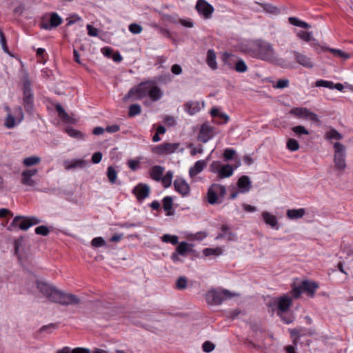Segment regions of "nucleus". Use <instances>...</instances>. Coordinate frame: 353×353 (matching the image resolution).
Masks as SVG:
<instances>
[{"mask_svg": "<svg viewBox=\"0 0 353 353\" xmlns=\"http://www.w3.org/2000/svg\"><path fill=\"white\" fill-rule=\"evenodd\" d=\"M249 54L255 59L270 63L276 52L272 45L267 41L259 39L255 41L249 50Z\"/></svg>", "mask_w": 353, "mask_h": 353, "instance_id": "1", "label": "nucleus"}, {"mask_svg": "<svg viewBox=\"0 0 353 353\" xmlns=\"http://www.w3.org/2000/svg\"><path fill=\"white\" fill-rule=\"evenodd\" d=\"M237 296H239L238 294L231 292L226 289H212L206 293L205 299L210 305H219L223 301Z\"/></svg>", "mask_w": 353, "mask_h": 353, "instance_id": "2", "label": "nucleus"}, {"mask_svg": "<svg viewBox=\"0 0 353 353\" xmlns=\"http://www.w3.org/2000/svg\"><path fill=\"white\" fill-rule=\"evenodd\" d=\"M41 221L36 216H17L14 218L8 229L11 230L12 227H18L21 230H27L32 225L40 223Z\"/></svg>", "mask_w": 353, "mask_h": 353, "instance_id": "3", "label": "nucleus"}, {"mask_svg": "<svg viewBox=\"0 0 353 353\" xmlns=\"http://www.w3.org/2000/svg\"><path fill=\"white\" fill-rule=\"evenodd\" d=\"M153 84H155V81L152 80L141 82L137 87H134L130 90L128 97H135L137 99L144 98L149 95L150 90Z\"/></svg>", "mask_w": 353, "mask_h": 353, "instance_id": "4", "label": "nucleus"}, {"mask_svg": "<svg viewBox=\"0 0 353 353\" xmlns=\"http://www.w3.org/2000/svg\"><path fill=\"white\" fill-rule=\"evenodd\" d=\"M54 303L65 306L74 305L81 303V299L73 294L65 293L59 290Z\"/></svg>", "mask_w": 353, "mask_h": 353, "instance_id": "5", "label": "nucleus"}, {"mask_svg": "<svg viewBox=\"0 0 353 353\" xmlns=\"http://www.w3.org/2000/svg\"><path fill=\"white\" fill-rule=\"evenodd\" d=\"M334 149L335 167L339 170H344L346 168L345 146L339 142H336L334 144Z\"/></svg>", "mask_w": 353, "mask_h": 353, "instance_id": "6", "label": "nucleus"}, {"mask_svg": "<svg viewBox=\"0 0 353 353\" xmlns=\"http://www.w3.org/2000/svg\"><path fill=\"white\" fill-rule=\"evenodd\" d=\"M23 102L26 112H31L34 106V96L31 90L30 82L28 79H26L23 82Z\"/></svg>", "mask_w": 353, "mask_h": 353, "instance_id": "7", "label": "nucleus"}, {"mask_svg": "<svg viewBox=\"0 0 353 353\" xmlns=\"http://www.w3.org/2000/svg\"><path fill=\"white\" fill-rule=\"evenodd\" d=\"M225 193V188L217 183H213L208 190V201L210 204H215L218 202V196H223Z\"/></svg>", "mask_w": 353, "mask_h": 353, "instance_id": "8", "label": "nucleus"}, {"mask_svg": "<svg viewBox=\"0 0 353 353\" xmlns=\"http://www.w3.org/2000/svg\"><path fill=\"white\" fill-rule=\"evenodd\" d=\"M180 144L179 143H163L152 148V152L159 155H166L175 152Z\"/></svg>", "mask_w": 353, "mask_h": 353, "instance_id": "9", "label": "nucleus"}, {"mask_svg": "<svg viewBox=\"0 0 353 353\" xmlns=\"http://www.w3.org/2000/svg\"><path fill=\"white\" fill-rule=\"evenodd\" d=\"M195 9L204 19H210L214 10L213 6L205 0H197Z\"/></svg>", "mask_w": 353, "mask_h": 353, "instance_id": "10", "label": "nucleus"}, {"mask_svg": "<svg viewBox=\"0 0 353 353\" xmlns=\"http://www.w3.org/2000/svg\"><path fill=\"white\" fill-rule=\"evenodd\" d=\"M291 54L293 55L296 63L307 69H312L314 66V63L312 59L306 54L296 50H291Z\"/></svg>", "mask_w": 353, "mask_h": 353, "instance_id": "11", "label": "nucleus"}, {"mask_svg": "<svg viewBox=\"0 0 353 353\" xmlns=\"http://www.w3.org/2000/svg\"><path fill=\"white\" fill-rule=\"evenodd\" d=\"M37 288L44 296L52 302H54L57 293L59 291L56 288L41 281L37 282Z\"/></svg>", "mask_w": 353, "mask_h": 353, "instance_id": "12", "label": "nucleus"}, {"mask_svg": "<svg viewBox=\"0 0 353 353\" xmlns=\"http://www.w3.org/2000/svg\"><path fill=\"white\" fill-rule=\"evenodd\" d=\"M290 113L299 118L310 119L314 122L319 121L317 114L311 112L306 108H293L290 110Z\"/></svg>", "mask_w": 353, "mask_h": 353, "instance_id": "13", "label": "nucleus"}, {"mask_svg": "<svg viewBox=\"0 0 353 353\" xmlns=\"http://www.w3.org/2000/svg\"><path fill=\"white\" fill-rule=\"evenodd\" d=\"M292 305V299L288 295L277 297V311L279 316L288 312Z\"/></svg>", "mask_w": 353, "mask_h": 353, "instance_id": "14", "label": "nucleus"}, {"mask_svg": "<svg viewBox=\"0 0 353 353\" xmlns=\"http://www.w3.org/2000/svg\"><path fill=\"white\" fill-rule=\"evenodd\" d=\"M14 114L15 117L9 112L6 118L5 125L8 128H12L15 126L16 119L18 120V122L23 119V112L21 107H17L14 109Z\"/></svg>", "mask_w": 353, "mask_h": 353, "instance_id": "15", "label": "nucleus"}, {"mask_svg": "<svg viewBox=\"0 0 353 353\" xmlns=\"http://www.w3.org/2000/svg\"><path fill=\"white\" fill-rule=\"evenodd\" d=\"M150 192V188L149 185L141 183L137 184L132 190V193L140 202L148 197Z\"/></svg>", "mask_w": 353, "mask_h": 353, "instance_id": "16", "label": "nucleus"}, {"mask_svg": "<svg viewBox=\"0 0 353 353\" xmlns=\"http://www.w3.org/2000/svg\"><path fill=\"white\" fill-rule=\"evenodd\" d=\"M224 239L228 241H234L236 235L232 232L231 228L228 225H222L220 228V232L215 237V240Z\"/></svg>", "mask_w": 353, "mask_h": 353, "instance_id": "17", "label": "nucleus"}, {"mask_svg": "<svg viewBox=\"0 0 353 353\" xmlns=\"http://www.w3.org/2000/svg\"><path fill=\"white\" fill-rule=\"evenodd\" d=\"M38 172L37 169H26L21 173V183L27 186L33 187L36 185L35 181L32 179V177L35 176Z\"/></svg>", "mask_w": 353, "mask_h": 353, "instance_id": "18", "label": "nucleus"}, {"mask_svg": "<svg viewBox=\"0 0 353 353\" xmlns=\"http://www.w3.org/2000/svg\"><path fill=\"white\" fill-rule=\"evenodd\" d=\"M214 137V128L208 124H203L198 134V140L206 143Z\"/></svg>", "mask_w": 353, "mask_h": 353, "instance_id": "19", "label": "nucleus"}, {"mask_svg": "<svg viewBox=\"0 0 353 353\" xmlns=\"http://www.w3.org/2000/svg\"><path fill=\"white\" fill-rule=\"evenodd\" d=\"M62 19L56 12H52L50 14V23H46L41 21L40 27L45 30H50L53 28H57L62 23Z\"/></svg>", "mask_w": 353, "mask_h": 353, "instance_id": "20", "label": "nucleus"}, {"mask_svg": "<svg viewBox=\"0 0 353 353\" xmlns=\"http://www.w3.org/2000/svg\"><path fill=\"white\" fill-rule=\"evenodd\" d=\"M174 186L175 190L183 196L190 193V186L182 178H176L174 181Z\"/></svg>", "mask_w": 353, "mask_h": 353, "instance_id": "21", "label": "nucleus"}, {"mask_svg": "<svg viewBox=\"0 0 353 353\" xmlns=\"http://www.w3.org/2000/svg\"><path fill=\"white\" fill-rule=\"evenodd\" d=\"M303 292H307L310 297L314 296L316 290L319 288V285L314 281H303L301 283Z\"/></svg>", "mask_w": 353, "mask_h": 353, "instance_id": "22", "label": "nucleus"}, {"mask_svg": "<svg viewBox=\"0 0 353 353\" xmlns=\"http://www.w3.org/2000/svg\"><path fill=\"white\" fill-rule=\"evenodd\" d=\"M87 162L83 159H73L71 161H65L63 166L65 170H72L76 168H83L87 165Z\"/></svg>", "mask_w": 353, "mask_h": 353, "instance_id": "23", "label": "nucleus"}, {"mask_svg": "<svg viewBox=\"0 0 353 353\" xmlns=\"http://www.w3.org/2000/svg\"><path fill=\"white\" fill-rule=\"evenodd\" d=\"M237 186L241 193L248 192L251 188V181L248 176H241L237 181Z\"/></svg>", "mask_w": 353, "mask_h": 353, "instance_id": "24", "label": "nucleus"}, {"mask_svg": "<svg viewBox=\"0 0 353 353\" xmlns=\"http://www.w3.org/2000/svg\"><path fill=\"white\" fill-rule=\"evenodd\" d=\"M240 165V161H239L238 165L233 168L230 164H225L222 165L219 173L218 174V177L220 179H224L231 176L233 174L234 170Z\"/></svg>", "mask_w": 353, "mask_h": 353, "instance_id": "25", "label": "nucleus"}, {"mask_svg": "<svg viewBox=\"0 0 353 353\" xmlns=\"http://www.w3.org/2000/svg\"><path fill=\"white\" fill-rule=\"evenodd\" d=\"M184 110L190 115H193L200 111V104L197 101H189L184 104Z\"/></svg>", "mask_w": 353, "mask_h": 353, "instance_id": "26", "label": "nucleus"}, {"mask_svg": "<svg viewBox=\"0 0 353 353\" xmlns=\"http://www.w3.org/2000/svg\"><path fill=\"white\" fill-rule=\"evenodd\" d=\"M262 217L264 221V222L267 224L270 225L272 228L278 229V220L276 216L270 214L268 212H263Z\"/></svg>", "mask_w": 353, "mask_h": 353, "instance_id": "27", "label": "nucleus"}, {"mask_svg": "<svg viewBox=\"0 0 353 353\" xmlns=\"http://www.w3.org/2000/svg\"><path fill=\"white\" fill-rule=\"evenodd\" d=\"M206 165V163L203 160L197 161L194 165L191 167L189 170V174L190 176H194L199 174L200 172L203 171L205 166Z\"/></svg>", "mask_w": 353, "mask_h": 353, "instance_id": "28", "label": "nucleus"}, {"mask_svg": "<svg viewBox=\"0 0 353 353\" xmlns=\"http://www.w3.org/2000/svg\"><path fill=\"white\" fill-rule=\"evenodd\" d=\"M164 172V168L161 165H154L150 170L151 178L157 181H161Z\"/></svg>", "mask_w": 353, "mask_h": 353, "instance_id": "29", "label": "nucleus"}, {"mask_svg": "<svg viewBox=\"0 0 353 353\" xmlns=\"http://www.w3.org/2000/svg\"><path fill=\"white\" fill-rule=\"evenodd\" d=\"M163 94V91L155 83L152 85L148 97L152 101H157L161 99Z\"/></svg>", "mask_w": 353, "mask_h": 353, "instance_id": "30", "label": "nucleus"}, {"mask_svg": "<svg viewBox=\"0 0 353 353\" xmlns=\"http://www.w3.org/2000/svg\"><path fill=\"white\" fill-rule=\"evenodd\" d=\"M216 54L214 50L210 49L207 52L206 63L208 65L212 70L217 69V63L216 61Z\"/></svg>", "mask_w": 353, "mask_h": 353, "instance_id": "31", "label": "nucleus"}, {"mask_svg": "<svg viewBox=\"0 0 353 353\" xmlns=\"http://www.w3.org/2000/svg\"><path fill=\"white\" fill-rule=\"evenodd\" d=\"M305 214L304 208L288 210L286 212L288 218L292 220L302 218Z\"/></svg>", "mask_w": 353, "mask_h": 353, "instance_id": "32", "label": "nucleus"}, {"mask_svg": "<svg viewBox=\"0 0 353 353\" xmlns=\"http://www.w3.org/2000/svg\"><path fill=\"white\" fill-rule=\"evenodd\" d=\"M192 245L185 241H181L176 248V251L181 256H186L188 253L192 252Z\"/></svg>", "mask_w": 353, "mask_h": 353, "instance_id": "33", "label": "nucleus"}, {"mask_svg": "<svg viewBox=\"0 0 353 353\" xmlns=\"http://www.w3.org/2000/svg\"><path fill=\"white\" fill-rule=\"evenodd\" d=\"M270 63L276 65L282 68H292V65L289 63H288L286 60L279 57L276 53H275L274 56L273 57L272 59L270 61Z\"/></svg>", "mask_w": 353, "mask_h": 353, "instance_id": "34", "label": "nucleus"}, {"mask_svg": "<svg viewBox=\"0 0 353 353\" xmlns=\"http://www.w3.org/2000/svg\"><path fill=\"white\" fill-rule=\"evenodd\" d=\"M159 14L161 17V21L163 22H169L174 24L179 23V15L176 13L173 14H168L162 12H159Z\"/></svg>", "mask_w": 353, "mask_h": 353, "instance_id": "35", "label": "nucleus"}, {"mask_svg": "<svg viewBox=\"0 0 353 353\" xmlns=\"http://www.w3.org/2000/svg\"><path fill=\"white\" fill-rule=\"evenodd\" d=\"M323 51H329L330 52L334 57H341L343 59H348L350 57V54H347L341 50L330 48L328 47H322Z\"/></svg>", "mask_w": 353, "mask_h": 353, "instance_id": "36", "label": "nucleus"}, {"mask_svg": "<svg viewBox=\"0 0 353 353\" xmlns=\"http://www.w3.org/2000/svg\"><path fill=\"white\" fill-rule=\"evenodd\" d=\"M297 37L306 42L312 41L311 45H314L315 42L316 41V39L313 37L312 33L311 32L300 30L297 33Z\"/></svg>", "mask_w": 353, "mask_h": 353, "instance_id": "37", "label": "nucleus"}, {"mask_svg": "<svg viewBox=\"0 0 353 353\" xmlns=\"http://www.w3.org/2000/svg\"><path fill=\"white\" fill-rule=\"evenodd\" d=\"M234 62V70L238 72H245L248 70V66L245 62L241 58L236 57Z\"/></svg>", "mask_w": 353, "mask_h": 353, "instance_id": "38", "label": "nucleus"}, {"mask_svg": "<svg viewBox=\"0 0 353 353\" xmlns=\"http://www.w3.org/2000/svg\"><path fill=\"white\" fill-rule=\"evenodd\" d=\"M163 208L165 211L167 212V215H171L172 213L170 212V210L172 209L173 205V200L172 198L170 196H165L163 199Z\"/></svg>", "mask_w": 353, "mask_h": 353, "instance_id": "39", "label": "nucleus"}, {"mask_svg": "<svg viewBox=\"0 0 353 353\" xmlns=\"http://www.w3.org/2000/svg\"><path fill=\"white\" fill-rule=\"evenodd\" d=\"M325 138L327 140H341L343 139V135L336 130L332 128L330 130L326 132Z\"/></svg>", "mask_w": 353, "mask_h": 353, "instance_id": "40", "label": "nucleus"}, {"mask_svg": "<svg viewBox=\"0 0 353 353\" xmlns=\"http://www.w3.org/2000/svg\"><path fill=\"white\" fill-rule=\"evenodd\" d=\"M288 21L290 24L297 26V27H300V28H305V29H308L310 28V26L307 23L301 21L296 17H289Z\"/></svg>", "mask_w": 353, "mask_h": 353, "instance_id": "41", "label": "nucleus"}, {"mask_svg": "<svg viewBox=\"0 0 353 353\" xmlns=\"http://www.w3.org/2000/svg\"><path fill=\"white\" fill-rule=\"evenodd\" d=\"M292 131L297 136L301 137L302 135H308L309 131L303 125H296L292 128Z\"/></svg>", "mask_w": 353, "mask_h": 353, "instance_id": "42", "label": "nucleus"}, {"mask_svg": "<svg viewBox=\"0 0 353 353\" xmlns=\"http://www.w3.org/2000/svg\"><path fill=\"white\" fill-rule=\"evenodd\" d=\"M161 240L164 243H171L172 245H176L179 243V238L176 235H170L168 234H164L161 237Z\"/></svg>", "mask_w": 353, "mask_h": 353, "instance_id": "43", "label": "nucleus"}, {"mask_svg": "<svg viewBox=\"0 0 353 353\" xmlns=\"http://www.w3.org/2000/svg\"><path fill=\"white\" fill-rule=\"evenodd\" d=\"M141 112V108L139 104H132L129 107L128 116L134 117L140 114Z\"/></svg>", "mask_w": 353, "mask_h": 353, "instance_id": "44", "label": "nucleus"}, {"mask_svg": "<svg viewBox=\"0 0 353 353\" xmlns=\"http://www.w3.org/2000/svg\"><path fill=\"white\" fill-rule=\"evenodd\" d=\"M40 161V157L32 156L24 159L23 163L26 166H32L39 164Z\"/></svg>", "mask_w": 353, "mask_h": 353, "instance_id": "45", "label": "nucleus"}, {"mask_svg": "<svg viewBox=\"0 0 353 353\" xmlns=\"http://www.w3.org/2000/svg\"><path fill=\"white\" fill-rule=\"evenodd\" d=\"M287 148L292 152L297 151L299 149V144L298 141L292 138H290L288 140L286 143Z\"/></svg>", "mask_w": 353, "mask_h": 353, "instance_id": "46", "label": "nucleus"}, {"mask_svg": "<svg viewBox=\"0 0 353 353\" xmlns=\"http://www.w3.org/2000/svg\"><path fill=\"white\" fill-rule=\"evenodd\" d=\"M188 285V279L185 276H181L178 278L176 282V288L179 290H185Z\"/></svg>", "mask_w": 353, "mask_h": 353, "instance_id": "47", "label": "nucleus"}, {"mask_svg": "<svg viewBox=\"0 0 353 353\" xmlns=\"http://www.w3.org/2000/svg\"><path fill=\"white\" fill-rule=\"evenodd\" d=\"M173 173L172 171H168L165 175L161 179L165 188H168L172 184Z\"/></svg>", "mask_w": 353, "mask_h": 353, "instance_id": "48", "label": "nucleus"}, {"mask_svg": "<svg viewBox=\"0 0 353 353\" xmlns=\"http://www.w3.org/2000/svg\"><path fill=\"white\" fill-rule=\"evenodd\" d=\"M290 85V81L287 79H279L276 83L272 85V87L274 89H283L288 88Z\"/></svg>", "mask_w": 353, "mask_h": 353, "instance_id": "49", "label": "nucleus"}, {"mask_svg": "<svg viewBox=\"0 0 353 353\" xmlns=\"http://www.w3.org/2000/svg\"><path fill=\"white\" fill-rule=\"evenodd\" d=\"M236 151L232 148H226L223 154V157L225 161H230L234 159Z\"/></svg>", "mask_w": 353, "mask_h": 353, "instance_id": "50", "label": "nucleus"}, {"mask_svg": "<svg viewBox=\"0 0 353 353\" xmlns=\"http://www.w3.org/2000/svg\"><path fill=\"white\" fill-rule=\"evenodd\" d=\"M203 254L206 256L211 255H220L222 253V249L216 248H205L203 251Z\"/></svg>", "mask_w": 353, "mask_h": 353, "instance_id": "51", "label": "nucleus"}, {"mask_svg": "<svg viewBox=\"0 0 353 353\" xmlns=\"http://www.w3.org/2000/svg\"><path fill=\"white\" fill-rule=\"evenodd\" d=\"M222 165H223V164L220 161H213L210 165L209 170L211 172L218 174L219 173V171H220Z\"/></svg>", "mask_w": 353, "mask_h": 353, "instance_id": "52", "label": "nucleus"}, {"mask_svg": "<svg viewBox=\"0 0 353 353\" xmlns=\"http://www.w3.org/2000/svg\"><path fill=\"white\" fill-rule=\"evenodd\" d=\"M302 293H303V289H302L301 284L298 286H294L290 291V294H291L292 296L295 299H299L301 296Z\"/></svg>", "mask_w": 353, "mask_h": 353, "instance_id": "53", "label": "nucleus"}, {"mask_svg": "<svg viewBox=\"0 0 353 353\" xmlns=\"http://www.w3.org/2000/svg\"><path fill=\"white\" fill-rule=\"evenodd\" d=\"M129 31L134 34H138L141 33L143 30V28L141 25L138 23H131L128 27Z\"/></svg>", "mask_w": 353, "mask_h": 353, "instance_id": "54", "label": "nucleus"}, {"mask_svg": "<svg viewBox=\"0 0 353 353\" xmlns=\"http://www.w3.org/2000/svg\"><path fill=\"white\" fill-rule=\"evenodd\" d=\"M315 85L317 87H325L333 89L334 83L332 81L321 79L316 81Z\"/></svg>", "mask_w": 353, "mask_h": 353, "instance_id": "55", "label": "nucleus"}, {"mask_svg": "<svg viewBox=\"0 0 353 353\" xmlns=\"http://www.w3.org/2000/svg\"><path fill=\"white\" fill-rule=\"evenodd\" d=\"M35 233L39 235L47 236L50 233V230L47 226L40 225L35 228Z\"/></svg>", "mask_w": 353, "mask_h": 353, "instance_id": "56", "label": "nucleus"}, {"mask_svg": "<svg viewBox=\"0 0 353 353\" xmlns=\"http://www.w3.org/2000/svg\"><path fill=\"white\" fill-rule=\"evenodd\" d=\"M91 245L94 248H99L105 245L106 243L102 237H96L92 240Z\"/></svg>", "mask_w": 353, "mask_h": 353, "instance_id": "57", "label": "nucleus"}, {"mask_svg": "<svg viewBox=\"0 0 353 353\" xmlns=\"http://www.w3.org/2000/svg\"><path fill=\"white\" fill-rule=\"evenodd\" d=\"M214 348H215L214 344L208 341H205L202 345L203 351L206 353L211 352L212 351H213L214 350Z\"/></svg>", "mask_w": 353, "mask_h": 353, "instance_id": "58", "label": "nucleus"}, {"mask_svg": "<svg viewBox=\"0 0 353 353\" xmlns=\"http://www.w3.org/2000/svg\"><path fill=\"white\" fill-rule=\"evenodd\" d=\"M263 9L267 12L271 14H276L279 13V9L276 6H274L271 4H265L263 6Z\"/></svg>", "mask_w": 353, "mask_h": 353, "instance_id": "59", "label": "nucleus"}, {"mask_svg": "<svg viewBox=\"0 0 353 353\" xmlns=\"http://www.w3.org/2000/svg\"><path fill=\"white\" fill-rule=\"evenodd\" d=\"M189 148H191L190 154L192 156H195L197 154H201L203 151L201 145H199V147H194L192 144H190Z\"/></svg>", "mask_w": 353, "mask_h": 353, "instance_id": "60", "label": "nucleus"}, {"mask_svg": "<svg viewBox=\"0 0 353 353\" xmlns=\"http://www.w3.org/2000/svg\"><path fill=\"white\" fill-rule=\"evenodd\" d=\"M314 334V332L310 330H307L305 327H299V339H301L303 336H307V335H312Z\"/></svg>", "mask_w": 353, "mask_h": 353, "instance_id": "61", "label": "nucleus"}, {"mask_svg": "<svg viewBox=\"0 0 353 353\" xmlns=\"http://www.w3.org/2000/svg\"><path fill=\"white\" fill-rule=\"evenodd\" d=\"M60 118L66 123H75L76 121L74 119L72 118L66 112H65Z\"/></svg>", "mask_w": 353, "mask_h": 353, "instance_id": "62", "label": "nucleus"}, {"mask_svg": "<svg viewBox=\"0 0 353 353\" xmlns=\"http://www.w3.org/2000/svg\"><path fill=\"white\" fill-rule=\"evenodd\" d=\"M128 165L132 170H137L139 167V161L135 159L130 160Z\"/></svg>", "mask_w": 353, "mask_h": 353, "instance_id": "63", "label": "nucleus"}, {"mask_svg": "<svg viewBox=\"0 0 353 353\" xmlns=\"http://www.w3.org/2000/svg\"><path fill=\"white\" fill-rule=\"evenodd\" d=\"M70 353H90V350L85 347H76L70 351Z\"/></svg>", "mask_w": 353, "mask_h": 353, "instance_id": "64", "label": "nucleus"}]
</instances>
